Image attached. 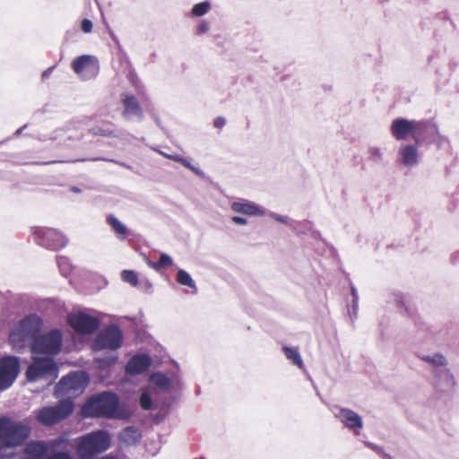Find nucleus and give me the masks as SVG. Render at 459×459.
Masks as SVG:
<instances>
[{
  "label": "nucleus",
  "mask_w": 459,
  "mask_h": 459,
  "mask_svg": "<svg viewBox=\"0 0 459 459\" xmlns=\"http://www.w3.org/2000/svg\"><path fill=\"white\" fill-rule=\"evenodd\" d=\"M89 381V376L84 371L71 372L57 382L54 395L60 400L65 398L72 400L84 392Z\"/></svg>",
  "instance_id": "4"
},
{
  "label": "nucleus",
  "mask_w": 459,
  "mask_h": 459,
  "mask_svg": "<svg viewBox=\"0 0 459 459\" xmlns=\"http://www.w3.org/2000/svg\"><path fill=\"white\" fill-rule=\"evenodd\" d=\"M265 215L270 216L271 218H273V220H275L278 222H281V223H283V224H290V221H289L288 217H286V216H282V215L277 214V213L273 212H268L267 211H266V214Z\"/></svg>",
  "instance_id": "42"
},
{
  "label": "nucleus",
  "mask_w": 459,
  "mask_h": 459,
  "mask_svg": "<svg viewBox=\"0 0 459 459\" xmlns=\"http://www.w3.org/2000/svg\"><path fill=\"white\" fill-rule=\"evenodd\" d=\"M177 282L180 285L189 287L192 293L197 292V287L191 275L184 269H179L177 273Z\"/></svg>",
  "instance_id": "27"
},
{
  "label": "nucleus",
  "mask_w": 459,
  "mask_h": 459,
  "mask_svg": "<svg viewBox=\"0 0 459 459\" xmlns=\"http://www.w3.org/2000/svg\"><path fill=\"white\" fill-rule=\"evenodd\" d=\"M431 373L433 376L432 385L437 394H449L455 391L456 381L449 368L446 367L433 368Z\"/></svg>",
  "instance_id": "14"
},
{
  "label": "nucleus",
  "mask_w": 459,
  "mask_h": 459,
  "mask_svg": "<svg viewBox=\"0 0 459 459\" xmlns=\"http://www.w3.org/2000/svg\"><path fill=\"white\" fill-rule=\"evenodd\" d=\"M451 259H452V262H453V263H456V262L458 261V259H459V251L455 252V253L452 255Z\"/></svg>",
  "instance_id": "55"
},
{
  "label": "nucleus",
  "mask_w": 459,
  "mask_h": 459,
  "mask_svg": "<svg viewBox=\"0 0 459 459\" xmlns=\"http://www.w3.org/2000/svg\"><path fill=\"white\" fill-rule=\"evenodd\" d=\"M351 302H352L351 307H352L353 311L358 310L359 299H356V302L354 301V299H352Z\"/></svg>",
  "instance_id": "58"
},
{
  "label": "nucleus",
  "mask_w": 459,
  "mask_h": 459,
  "mask_svg": "<svg viewBox=\"0 0 459 459\" xmlns=\"http://www.w3.org/2000/svg\"><path fill=\"white\" fill-rule=\"evenodd\" d=\"M72 69L82 80H91L99 74V61L94 56L82 55L72 62Z\"/></svg>",
  "instance_id": "12"
},
{
  "label": "nucleus",
  "mask_w": 459,
  "mask_h": 459,
  "mask_svg": "<svg viewBox=\"0 0 459 459\" xmlns=\"http://www.w3.org/2000/svg\"><path fill=\"white\" fill-rule=\"evenodd\" d=\"M232 221L235 223V224H238V225H246L247 224V220L244 217H241V216H233L231 218Z\"/></svg>",
  "instance_id": "45"
},
{
  "label": "nucleus",
  "mask_w": 459,
  "mask_h": 459,
  "mask_svg": "<svg viewBox=\"0 0 459 459\" xmlns=\"http://www.w3.org/2000/svg\"><path fill=\"white\" fill-rule=\"evenodd\" d=\"M199 459H205V458H204V457H201V458H199Z\"/></svg>",
  "instance_id": "64"
},
{
  "label": "nucleus",
  "mask_w": 459,
  "mask_h": 459,
  "mask_svg": "<svg viewBox=\"0 0 459 459\" xmlns=\"http://www.w3.org/2000/svg\"><path fill=\"white\" fill-rule=\"evenodd\" d=\"M85 160H91V161H97V160H105V161H109V162H113V163H116V164H118L127 169H132V167L126 163V162H122V161H119V160H114V159H107V158H103V157H95V158H91V159H79V160H75L74 162L76 161H85Z\"/></svg>",
  "instance_id": "38"
},
{
  "label": "nucleus",
  "mask_w": 459,
  "mask_h": 459,
  "mask_svg": "<svg viewBox=\"0 0 459 459\" xmlns=\"http://www.w3.org/2000/svg\"><path fill=\"white\" fill-rule=\"evenodd\" d=\"M351 293L352 296V299H354V301L356 302V299H359V295L357 289L353 285L351 287Z\"/></svg>",
  "instance_id": "52"
},
{
  "label": "nucleus",
  "mask_w": 459,
  "mask_h": 459,
  "mask_svg": "<svg viewBox=\"0 0 459 459\" xmlns=\"http://www.w3.org/2000/svg\"><path fill=\"white\" fill-rule=\"evenodd\" d=\"M210 30V22L206 20H201L196 26L195 29V34L196 35H203L206 33Z\"/></svg>",
  "instance_id": "40"
},
{
  "label": "nucleus",
  "mask_w": 459,
  "mask_h": 459,
  "mask_svg": "<svg viewBox=\"0 0 459 459\" xmlns=\"http://www.w3.org/2000/svg\"><path fill=\"white\" fill-rule=\"evenodd\" d=\"M180 164L183 165L185 168H191L192 164L187 160L186 158L182 157L180 160Z\"/></svg>",
  "instance_id": "53"
},
{
  "label": "nucleus",
  "mask_w": 459,
  "mask_h": 459,
  "mask_svg": "<svg viewBox=\"0 0 459 459\" xmlns=\"http://www.w3.org/2000/svg\"><path fill=\"white\" fill-rule=\"evenodd\" d=\"M57 161L56 160H52V161H48V162H45L44 164H52V163H56Z\"/></svg>",
  "instance_id": "63"
},
{
  "label": "nucleus",
  "mask_w": 459,
  "mask_h": 459,
  "mask_svg": "<svg viewBox=\"0 0 459 459\" xmlns=\"http://www.w3.org/2000/svg\"><path fill=\"white\" fill-rule=\"evenodd\" d=\"M27 127V125H24L22 126V127L18 128L15 132H14V135L15 136H19L22 134V131Z\"/></svg>",
  "instance_id": "54"
},
{
  "label": "nucleus",
  "mask_w": 459,
  "mask_h": 459,
  "mask_svg": "<svg viewBox=\"0 0 459 459\" xmlns=\"http://www.w3.org/2000/svg\"><path fill=\"white\" fill-rule=\"evenodd\" d=\"M368 160L375 164H381L384 160L382 150L377 146H370L368 150Z\"/></svg>",
  "instance_id": "31"
},
{
  "label": "nucleus",
  "mask_w": 459,
  "mask_h": 459,
  "mask_svg": "<svg viewBox=\"0 0 459 459\" xmlns=\"http://www.w3.org/2000/svg\"><path fill=\"white\" fill-rule=\"evenodd\" d=\"M282 351L286 356V358L299 368H304L303 359L300 356V353L297 348L283 346Z\"/></svg>",
  "instance_id": "26"
},
{
  "label": "nucleus",
  "mask_w": 459,
  "mask_h": 459,
  "mask_svg": "<svg viewBox=\"0 0 459 459\" xmlns=\"http://www.w3.org/2000/svg\"><path fill=\"white\" fill-rule=\"evenodd\" d=\"M417 120H408L398 117L393 120L390 130L392 135L398 141L406 139L409 135L414 138Z\"/></svg>",
  "instance_id": "17"
},
{
  "label": "nucleus",
  "mask_w": 459,
  "mask_h": 459,
  "mask_svg": "<svg viewBox=\"0 0 459 459\" xmlns=\"http://www.w3.org/2000/svg\"><path fill=\"white\" fill-rule=\"evenodd\" d=\"M230 209L234 212L248 216H264L266 214V210L264 207L248 200L233 202L230 204Z\"/></svg>",
  "instance_id": "21"
},
{
  "label": "nucleus",
  "mask_w": 459,
  "mask_h": 459,
  "mask_svg": "<svg viewBox=\"0 0 459 459\" xmlns=\"http://www.w3.org/2000/svg\"><path fill=\"white\" fill-rule=\"evenodd\" d=\"M166 158L173 161L180 163L182 156L178 154L166 155Z\"/></svg>",
  "instance_id": "51"
},
{
  "label": "nucleus",
  "mask_w": 459,
  "mask_h": 459,
  "mask_svg": "<svg viewBox=\"0 0 459 459\" xmlns=\"http://www.w3.org/2000/svg\"><path fill=\"white\" fill-rule=\"evenodd\" d=\"M111 445V437L107 430L91 431L80 438L76 448L79 459H96Z\"/></svg>",
  "instance_id": "2"
},
{
  "label": "nucleus",
  "mask_w": 459,
  "mask_h": 459,
  "mask_svg": "<svg viewBox=\"0 0 459 459\" xmlns=\"http://www.w3.org/2000/svg\"><path fill=\"white\" fill-rule=\"evenodd\" d=\"M25 375L29 382L45 378L51 383L57 377L58 368L52 358H34L32 363L27 368Z\"/></svg>",
  "instance_id": "7"
},
{
  "label": "nucleus",
  "mask_w": 459,
  "mask_h": 459,
  "mask_svg": "<svg viewBox=\"0 0 459 459\" xmlns=\"http://www.w3.org/2000/svg\"><path fill=\"white\" fill-rule=\"evenodd\" d=\"M21 369L20 359L16 356L7 355L0 359V390L9 388Z\"/></svg>",
  "instance_id": "11"
},
{
  "label": "nucleus",
  "mask_w": 459,
  "mask_h": 459,
  "mask_svg": "<svg viewBox=\"0 0 459 459\" xmlns=\"http://www.w3.org/2000/svg\"><path fill=\"white\" fill-rule=\"evenodd\" d=\"M413 140L419 145L435 144L438 148L446 141L438 132L437 125L431 120L417 121Z\"/></svg>",
  "instance_id": "8"
},
{
  "label": "nucleus",
  "mask_w": 459,
  "mask_h": 459,
  "mask_svg": "<svg viewBox=\"0 0 459 459\" xmlns=\"http://www.w3.org/2000/svg\"><path fill=\"white\" fill-rule=\"evenodd\" d=\"M151 384L160 391H169L172 388V380L162 372H153L149 377Z\"/></svg>",
  "instance_id": "25"
},
{
  "label": "nucleus",
  "mask_w": 459,
  "mask_h": 459,
  "mask_svg": "<svg viewBox=\"0 0 459 459\" xmlns=\"http://www.w3.org/2000/svg\"><path fill=\"white\" fill-rule=\"evenodd\" d=\"M46 446L41 442H31L25 447L24 455L21 459H46Z\"/></svg>",
  "instance_id": "23"
},
{
  "label": "nucleus",
  "mask_w": 459,
  "mask_h": 459,
  "mask_svg": "<svg viewBox=\"0 0 459 459\" xmlns=\"http://www.w3.org/2000/svg\"><path fill=\"white\" fill-rule=\"evenodd\" d=\"M152 362L148 354H135L126 364L125 371L129 376L141 375L150 368Z\"/></svg>",
  "instance_id": "19"
},
{
  "label": "nucleus",
  "mask_w": 459,
  "mask_h": 459,
  "mask_svg": "<svg viewBox=\"0 0 459 459\" xmlns=\"http://www.w3.org/2000/svg\"><path fill=\"white\" fill-rule=\"evenodd\" d=\"M83 418H107L128 420L133 412L121 403L118 395L112 391H103L90 396L81 410Z\"/></svg>",
  "instance_id": "1"
},
{
  "label": "nucleus",
  "mask_w": 459,
  "mask_h": 459,
  "mask_svg": "<svg viewBox=\"0 0 459 459\" xmlns=\"http://www.w3.org/2000/svg\"><path fill=\"white\" fill-rule=\"evenodd\" d=\"M423 361L431 364L434 368H444L447 365V359L440 353H436L432 356L426 355L420 358Z\"/></svg>",
  "instance_id": "30"
},
{
  "label": "nucleus",
  "mask_w": 459,
  "mask_h": 459,
  "mask_svg": "<svg viewBox=\"0 0 459 459\" xmlns=\"http://www.w3.org/2000/svg\"><path fill=\"white\" fill-rule=\"evenodd\" d=\"M155 122H156L158 126H160L161 122H160V119L158 117H155Z\"/></svg>",
  "instance_id": "62"
},
{
  "label": "nucleus",
  "mask_w": 459,
  "mask_h": 459,
  "mask_svg": "<svg viewBox=\"0 0 459 459\" xmlns=\"http://www.w3.org/2000/svg\"><path fill=\"white\" fill-rule=\"evenodd\" d=\"M46 459H73L68 451H58L51 454Z\"/></svg>",
  "instance_id": "41"
},
{
  "label": "nucleus",
  "mask_w": 459,
  "mask_h": 459,
  "mask_svg": "<svg viewBox=\"0 0 459 459\" xmlns=\"http://www.w3.org/2000/svg\"><path fill=\"white\" fill-rule=\"evenodd\" d=\"M63 334L57 328L44 334H39L31 342L30 351L33 354H43L48 358L57 355L62 347Z\"/></svg>",
  "instance_id": "5"
},
{
  "label": "nucleus",
  "mask_w": 459,
  "mask_h": 459,
  "mask_svg": "<svg viewBox=\"0 0 459 459\" xmlns=\"http://www.w3.org/2000/svg\"><path fill=\"white\" fill-rule=\"evenodd\" d=\"M189 169L191 171H193L196 176L198 177H201V178H204V173L203 170H201L199 168L192 165L191 168H189Z\"/></svg>",
  "instance_id": "48"
},
{
  "label": "nucleus",
  "mask_w": 459,
  "mask_h": 459,
  "mask_svg": "<svg viewBox=\"0 0 459 459\" xmlns=\"http://www.w3.org/2000/svg\"><path fill=\"white\" fill-rule=\"evenodd\" d=\"M56 264L59 267L61 273L63 275L66 276L69 273L70 269H71L69 260L65 256H57Z\"/></svg>",
  "instance_id": "35"
},
{
  "label": "nucleus",
  "mask_w": 459,
  "mask_h": 459,
  "mask_svg": "<svg viewBox=\"0 0 459 459\" xmlns=\"http://www.w3.org/2000/svg\"><path fill=\"white\" fill-rule=\"evenodd\" d=\"M399 163L409 169L416 167L420 162V153L414 144L408 143L403 145L398 150Z\"/></svg>",
  "instance_id": "20"
},
{
  "label": "nucleus",
  "mask_w": 459,
  "mask_h": 459,
  "mask_svg": "<svg viewBox=\"0 0 459 459\" xmlns=\"http://www.w3.org/2000/svg\"><path fill=\"white\" fill-rule=\"evenodd\" d=\"M32 233L35 242L47 249L58 250L68 242L64 234L52 228L36 227Z\"/></svg>",
  "instance_id": "10"
},
{
  "label": "nucleus",
  "mask_w": 459,
  "mask_h": 459,
  "mask_svg": "<svg viewBox=\"0 0 459 459\" xmlns=\"http://www.w3.org/2000/svg\"><path fill=\"white\" fill-rule=\"evenodd\" d=\"M212 4L210 1H204L193 5L190 14L192 17H202L210 12Z\"/></svg>",
  "instance_id": "29"
},
{
  "label": "nucleus",
  "mask_w": 459,
  "mask_h": 459,
  "mask_svg": "<svg viewBox=\"0 0 459 459\" xmlns=\"http://www.w3.org/2000/svg\"><path fill=\"white\" fill-rule=\"evenodd\" d=\"M70 190H71L72 192H74V193H76V194H80V193H82V189H81V188H79L78 186H71V187H70Z\"/></svg>",
  "instance_id": "57"
},
{
  "label": "nucleus",
  "mask_w": 459,
  "mask_h": 459,
  "mask_svg": "<svg viewBox=\"0 0 459 459\" xmlns=\"http://www.w3.org/2000/svg\"><path fill=\"white\" fill-rule=\"evenodd\" d=\"M64 133V130L63 129H56L55 130L52 134H51V136H50V139L51 140H57L58 137L61 135V134Z\"/></svg>",
  "instance_id": "49"
},
{
  "label": "nucleus",
  "mask_w": 459,
  "mask_h": 459,
  "mask_svg": "<svg viewBox=\"0 0 459 459\" xmlns=\"http://www.w3.org/2000/svg\"><path fill=\"white\" fill-rule=\"evenodd\" d=\"M119 440L126 445H136L141 439V433L134 426L126 427L118 435Z\"/></svg>",
  "instance_id": "24"
},
{
  "label": "nucleus",
  "mask_w": 459,
  "mask_h": 459,
  "mask_svg": "<svg viewBox=\"0 0 459 459\" xmlns=\"http://www.w3.org/2000/svg\"><path fill=\"white\" fill-rule=\"evenodd\" d=\"M152 150H153V151H155V152H157L158 153H160V155H162V156H164V157H166V155H169L167 152H162V151H160V150H159L158 148H156V147H153V148H152Z\"/></svg>",
  "instance_id": "60"
},
{
  "label": "nucleus",
  "mask_w": 459,
  "mask_h": 459,
  "mask_svg": "<svg viewBox=\"0 0 459 459\" xmlns=\"http://www.w3.org/2000/svg\"><path fill=\"white\" fill-rule=\"evenodd\" d=\"M97 360H98L99 364L100 365V367L108 368V367L114 365L117 362V355L106 356L103 358H99Z\"/></svg>",
  "instance_id": "39"
},
{
  "label": "nucleus",
  "mask_w": 459,
  "mask_h": 459,
  "mask_svg": "<svg viewBox=\"0 0 459 459\" xmlns=\"http://www.w3.org/2000/svg\"><path fill=\"white\" fill-rule=\"evenodd\" d=\"M101 459H117V458H116L115 456H112V455H106V456L102 457Z\"/></svg>",
  "instance_id": "61"
},
{
  "label": "nucleus",
  "mask_w": 459,
  "mask_h": 459,
  "mask_svg": "<svg viewBox=\"0 0 459 459\" xmlns=\"http://www.w3.org/2000/svg\"><path fill=\"white\" fill-rule=\"evenodd\" d=\"M226 125V119L223 117H218L213 120V126L222 128Z\"/></svg>",
  "instance_id": "44"
},
{
  "label": "nucleus",
  "mask_w": 459,
  "mask_h": 459,
  "mask_svg": "<svg viewBox=\"0 0 459 459\" xmlns=\"http://www.w3.org/2000/svg\"><path fill=\"white\" fill-rule=\"evenodd\" d=\"M68 324L76 333L89 334L99 329L100 320L97 316L78 312L68 316Z\"/></svg>",
  "instance_id": "13"
},
{
  "label": "nucleus",
  "mask_w": 459,
  "mask_h": 459,
  "mask_svg": "<svg viewBox=\"0 0 459 459\" xmlns=\"http://www.w3.org/2000/svg\"><path fill=\"white\" fill-rule=\"evenodd\" d=\"M74 403L69 398L59 399L56 406H45L39 410L36 419L44 426H51L73 413Z\"/></svg>",
  "instance_id": "6"
},
{
  "label": "nucleus",
  "mask_w": 459,
  "mask_h": 459,
  "mask_svg": "<svg viewBox=\"0 0 459 459\" xmlns=\"http://www.w3.org/2000/svg\"><path fill=\"white\" fill-rule=\"evenodd\" d=\"M90 134L92 135H100L103 137H113V138H118L121 140L127 141L128 138H134L133 135H131L128 133H126L122 130H116L114 128V125L112 124H103L100 126H95L89 130Z\"/></svg>",
  "instance_id": "22"
},
{
  "label": "nucleus",
  "mask_w": 459,
  "mask_h": 459,
  "mask_svg": "<svg viewBox=\"0 0 459 459\" xmlns=\"http://www.w3.org/2000/svg\"><path fill=\"white\" fill-rule=\"evenodd\" d=\"M55 65L51 66V67H48L47 70H45L42 74H41V79L42 81H46L47 79L49 78V76L51 75L53 70L55 69Z\"/></svg>",
  "instance_id": "46"
},
{
  "label": "nucleus",
  "mask_w": 459,
  "mask_h": 459,
  "mask_svg": "<svg viewBox=\"0 0 459 459\" xmlns=\"http://www.w3.org/2000/svg\"><path fill=\"white\" fill-rule=\"evenodd\" d=\"M93 24L91 20L83 19L81 22V29L84 33H90L92 30Z\"/></svg>",
  "instance_id": "43"
},
{
  "label": "nucleus",
  "mask_w": 459,
  "mask_h": 459,
  "mask_svg": "<svg viewBox=\"0 0 459 459\" xmlns=\"http://www.w3.org/2000/svg\"><path fill=\"white\" fill-rule=\"evenodd\" d=\"M379 455H381L384 459H393V457L389 454L385 453L384 450Z\"/></svg>",
  "instance_id": "59"
},
{
  "label": "nucleus",
  "mask_w": 459,
  "mask_h": 459,
  "mask_svg": "<svg viewBox=\"0 0 459 459\" xmlns=\"http://www.w3.org/2000/svg\"><path fill=\"white\" fill-rule=\"evenodd\" d=\"M4 441L11 446H18L22 445L30 434V428L19 422H13L4 418Z\"/></svg>",
  "instance_id": "15"
},
{
  "label": "nucleus",
  "mask_w": 459,
  "mask_h": 459,
  "mask_svg": "<svg viewBox=\"0 0 459 459\" xmlns=\"http://www.w3.org/2000/svg\"><path fill=\"white\" fill-rule=\"evenodd\" d=\"M123 344V333L117 325H109L100 331L92 342L95 351L110 350L117 351Z\"/></svg>",
  "instance_id": "9"
},
{
  "label": "nucleus",
  "mask_w": 459,
  "mask_h": 459,
  "mask_svg": "<svg viewBox=\"0 0 459 459\" xmlns=\"http://www.w3.org/2000/svg\"><path fill=\"white\" fill-rule=\"evenodd\" d=\"M172 258L168 254L162 253L160 255L158 262L155 264H152V267L159 270L160 268L169 267L172 265Z\"/></svg>",
  "instance_id": "34"
},
{
  "label": "nucleus",
  "mask_w": 459,
  "mask_h": 459,
  "mask_svg": "<svg viewBox=\"0 0 459 459\" xmlns=\"http://www.w3.org/2000/svg\"><path fill=\"white\" fill-rule=\"evenodd\" d=\"M4 418L0 419V442L4 441Z\"/></svg>",
  "instance_id": "50"
},
{
  "label": "nucleus",
  "mask_w": 459,
  "mask_h": 459,
  "mask_svg": "<svg viewBox=\"0 0 459 459\" xmlns=\"http://www.w3.org/2000/svg\"><path fill=\"white\" fill-rule=\"evenodd\" d=\"M122 280L126 282L130 283L133 286H136L138 283V278L136 273L131 270H124L122 272Z\"/></svg>",
  "instance_id": "36"
},
{
  "label": "nucleus",
  "mask_w": 459,
  "mask_h": 459,
  "mask_svg": "<svg viewBox=\"0 0 459 459\" xmlns=\"http://www.w3.org/2000/svg\"><path fill=\"white\" fill-rule=\"evenodd\" d=\"M357 313H358V310H355V311H353V309H351V311L349 310V316L351 320H353L357 317Z\"/></svg>",
  "instance_id": "56"
},
{
  "label": "nucleus",
  "mask_w": 459,
  "mask_h": 459,
  "mask_svg": "<svg viewBox=\"0 0 459 459\" xmlns=\"http://www.w3.org/2000/svg\"><path fill=\"white\" fill-rule=\"evenodd\" d=\"M139 403L142 409L150 410L152 407V399L148 392H143L140 395Z\"/></svg>",
  "instance_id": "37"
},
{
  "label": "nucleus",
  "mask_w": 459,
  "mask_h": 459,
  "mask_svg": "<svg viewBox=\"0 0 459 459\" xmlns=\"http://www.w3.org/2000/svg\"><path fill=\"white\" fill-rule=\"evenodd\" d=\"M366 446L369 448H371L372 450H374L376 453H377L378 455L383 452V448L381 446H378L377 445L374 444V443H371V442H366L365 443Z\"/></svg>",
  "instance_id": "47"
},
{
  "label": "nucleus",
  "mask_w": 459,
  "mask_h": 459,
  "mask_svg": "<svg viewBox=\"0 0 459 459\" xmlns=\"http://www.w3.org/2000/svg\"><path fill=\"white\" fill-rule=\"evenodd\" d=\"M43 326L42 318L37 314H30L22 319L18 325L9 335V342L13 348L20 350L24 348L27 340L33 339L39 334Z\"/></svg>",
  "instance_id": "3"
},
{
  "label": "nucleus",
  "mask_w": 459,
  "mask_h": 459,
  "mask_svg": "<svg viewBox=\"0 0 459 459\" xmlns=\"http://www.w3.org/2000/svg\"><path fill=\"white\" fill-rule=\"evenodd\" d=\"M332 411L334 417L340 420L348 429H356L363 428L362 418L352 410L334 405L332 408Z\"/></svg>",
  "instance_id": "18"
},
{
  "label": "nucleus",
  "mask_w": 459,
  "mask_h": 459,
  "mask_svg": "<svg viewBox=\"0 0 459 459\" xmlns=\"http://www.w3.org/2000/svg\"><path fill=\"white\" fill-rule=\"evenodd\" d=\"M14 446H11L6 441L0 442V459H9L14 456L13 448Z\"/></svg>",
  "instance_id": "32"
},
{
  "label": "nucleus",
  "mask_w": 459,
  "mask_h": 459,
  "mask_svg": "<svg viewBox=\"0 0 459 459\" xmlns=\"http://www.w3.org/2000/svg\"><path fill=\"white\" fill-rule=\"evenodd\" d=\"M393 299L398 308H404V312L406 315L411 316V312L409 307L406 306L405 296L400 292H394L392 294Z\"/></svg>",
  "instance_id": "33"
},
{
  "label": "nucleus",
  "mask_w": 459,
  "mask_h": 459,
  "mask_svg": "<svg viewBox=\"0 0 459 459\" xmlns=\"http://www.w3.org/2000/svg\"><path fill=\"white\" fill-rule=\"evenodd\" d=\"M107 222L117 235L125 238L127 234L126 227L113 214L107 217Z\"/></svg>",
  "instance_id": "28"
},
{
  "label": "nucleus",
  "mask_w": 459,
  "mask_h": 459,
  "mask_svg": "<svg viewBox=\"0 0 459 459\" xmlns=\"http://www.w3.org/2000/svg\"><path fill=\"white\" fill-rule=\"evenodd\" d=\"M120 99L123 105L122 116L126 120L131 121L135 118L138 121H142L143 119V110L135 96L123 92L120 95Z\"/></svg>",
  "instance_id": "16"
}]
</instances>
